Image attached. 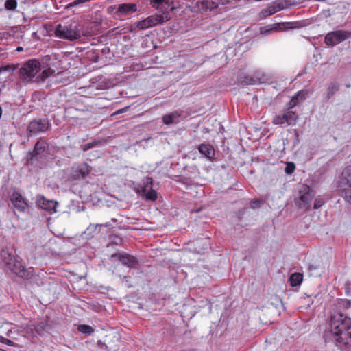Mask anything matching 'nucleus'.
<instances>
[{"mask_svg": "<svg viewBox=\"0 0 351 351\" xmlns=\"http://www.w3.org/2000/svg\"><path fill=\"white\" fill-rule=\"evenodd\" d=\"M323 336L326 342H333L340 348L351 345V319L342 313L332 316Z\"/></svg>", "mask_w": 351, "mask_h": 351, "instance_id": "nucleus-1", "label": "nucleus"}, {"mask_svg": "<svg viewBox=\"0 0 351 351\" xmlns=\"http://www.w3.org/2000/svg\"><path fill=\"white\" fill-rule=\"evenodd\" d=\"M1 261L8 269L23 278H29L31 273L23 266L19 257L8 246L3 247L0 252Z\"/></svg>", "mask_w": 351, "mask_h": 351, "instance_id": "nucleus-2", "label": "nucleus"}, {"mask_svg": "<svg viewBox=\"0 0 351 351\" xmlns=\"http://www.w3.org/2000/svg\"><path fill=\"white\" fill-rule=\"evenodd\" d=\"M41 69L40 62L36 59H31L23 63L19 70V77L25 83L37 82L36 78Z\"/></svg>", "mask_w": 351, "mask_h": 351, "instance_id": "nucleus-3", "label": "nucleus"}, {"mask_svg": "<svg viewBox=\"0 0 351 351\" xmlns=\"http://www.w3.org/2000/svg\"><path fill=\"white\" fill-rule=\"evenodd\" d=\"M56 37L61 39H66L71 41L80 39L81 38V33L80 29L76 27H73L71 25H62L58 24L54 32Z\"/></svg>", "mask_w": 351, "mask_h": 351, "instance_id": "nucleus-4", "label": "nucleus"}, {"mask_svg": "<svg viewBox=\"0 0 351 351\" xmlns=\"http://www.w3.org/2000/svg\"><path fill=\"white\" fill-rule=\"evenodd\" d=\"M49 149L48 143L45 141H38L34 149L28 152L27 160L29 165H34L35 161L40 160L46 156Z\"/></svg>", "mask_w": 351, "mask_h": 351, "instance_id": "nucleus-5", "label": "nucleus"}, {"mask_svg": "<svg viewBox=\"0 0 351 351\" xmlns=\"http://www.w3.org/2000/svg\"><path fill=\"white\" fill-rule=\"evenodd\" d=\"M169 14L164 12L161 14H153L151 15L144 20H142L137 23L136 27L139 29H145L154 27L158 24H161L165 21H169Z\"/></svg>", "mask_w": 351, "mask_h": 351, "instance_id": "nucleus-6", "label": "nucleus"}, {"mask_svg": "<svg viewBox=\"0 0 351 351\" xmlns=\"http://www.w3.org/2000/svg\"><path fill=\"white\" fill-rule=\"evenodd\" d=\"M92 171V167L87 162H82L77 165H73L71 167L69 174V180L77 181L85 179Z\"/></svg>", "mask_w": 351, "mask_h": 351, "instance_id": "nucleus-7", "label": "nucleus"}, {"mask_svg": "<svg viewBox=\"0 0 351 351\" xmlns=\"http://www.w3.org/2000/svg\"><path fill=\"white\" fill-rule=\"evenodd\" d=\"M153 180L151 177L147 176L140 184L137 189V193H142L146 199L156 201L158 198L157 192L152 189Z\"/></svg>", "mask_w": 351, "mask_h": 351, "instance_id": "nucleus-8", "label": "nucleus"}, {"mask_svg": "<svg viewBox=\"0 0 351 351\" xmlns=\"http://www.w3.org/2000/svg\"><path fill=\"white\" fill-rule=\"evenodd\" d=\"M50 127L51 123L47 119H34L29 123L27 131L29 136L36 135L47 132Z\"/></svg>", "mask_w": 351, "mask_h": 351, "instance_id": "nucleus-9", "label": "nucleus"}, {"mask_svg": "<svg viewBox=\"0 0 351 351\" xmlns=\"http://www.w3.org/2000/svg\"><path fill=\"white\" fill-rule=\"evenodd\" d=\"M350 36L351 33L347 31H334L329 32L326 35L324 42L326 45L328 46H335L346 40Z\"/></svg>", "mask_w": 351, "mask_h": 351, "instance_id": "nucleus-10", "label": "nucleus"}, {"mask_svg": "<svg viewBox=\"0 0 351 351\" xmlns=\"http://www.w3.org/2000/svg\"><path fill=\"white\" fill-rule=\"evenodd\" d=\"M291 108H288L284 110L281 114L275 115L273 118L272 123L275 125H282L284 123H287L288 125H292L295 123L296 120L298 119L297 114L291 110Z\"/></svg>", "mask_w": 351, "mask_h": 351, "instance_id": "nucleus-11", "label": "nucleus"}, {"mask_svg": "<svg viewBox=\"0 0 351 351\" xmlns=\"http://www.w3.org/2000/svg\"><path fill=\"white\" fill-rule=\"evenodd\" d=\"M302 193V191H300V197L296 204L300 208L308 210L311 207V201L313 199V194L308 186H304V193Z\"/></svg>", "mask_w": 351, "mask_h": 351, "instance_id": "nucleus-12", "label": "nucleus"}, {"mask_svg": "<svg viewBox=\"0 0 351 351\" xmlns=\"http://www.w3.org/2000/svg\"><path fill=\"white\" fill-rule=\"evenodd\" d=\"M10 201L12 202L14 207L20 212L24 211L27 207V202L26 199L17 191H14L12 193L10 196Z\"/></svg>", "mask_w": 351, "mask_h": 351, "instance_id": "nucleus-13", "label": "nucleus"}, {"mask_svg": "<svg viewBox=\"0 0 351 351\" xmlns=\"http://www.w3.org/2000/svg\"><path fill=\"white\" fill-rule=\"evenodd\" d=\"M112 258H117L123 265L130 268H134L138 263L134 256L128 254H114Z\"/></svg>", "mask_w": 351, "mask_h": 351, "instance_id": "nucleus-14", "label": "nucleus"}, {"mask_svg": "<svg viewBox=\"0 0 351 351\" xmlns=\"http://www.w3.org/2000/svg\"><path fill=\"white\" fill-rule=\"evenodd\" d=\"M137 5L135 3H122L120 4L117 9V12L120 15L127 16L136 12Z\"/></svg>", "mask_w": 351, "mask_h": 351, "instance_id": "nucleus-15", "label": "nucleus"}, {"mask_svg": "<svg viewBox=\"0 0 351 351\" xmlns=\"http://www.w3.org/2000/svg\"><path fill=\"white\" fill-rule=\"evenodd\" d=\"M347 185H351V166L344 168L338 182V186H347Z\"/></svg>", "mask_w": 351, "mask_h": 351, "instance_id": "nucleus-16", "label": "nucleus"}, {"mask_svg": "<svg viewBox=\"0 0 351 351\" xmlns=\"http://www.w3.org/2000/svg\"><path fill=\"white\" fill-rule=\"evenodd\" d=\"M37 204L41 208L49 211L54 210L56 206V202L47 199L44 196L38 197Z\"/></svg>", "mask_w": 351, "mask_h": 351, "instance_id": "nucleus-17", "label": "nucleus"}, {"mask_svg": "<svg viewBox=\"0 0 351 351\" xmlns=\"http://www.w3.org/2000/svg\"><path fill=\"white\" fill-rule=\"evenodd\" d=\"M308 95V91L306 90H302L298 91L296 94L292 97L291 101L289 103V108H293L295 107L300 101H303L306 99Z\"/></svg>", "mask_w": 351, "mask_h": 351, "instance_id": "nucleus-18", "label": "nucleus"}, {"mask_svg": "<svg viewBox=\"0 0 351 351\" xmlns=\"http://www.w3.org/2000/svg\"><path fill=\"white\" fill-rule=\"evenodd\" d=\"M258 80L252 75L239 74L237 77V82L243 86L256 84Z\"/></svg>", "mask_w": 351, "mask_h": 351, "instance_id": "nucleus-19", "label": "nucleus"}, {"mask_svg": "<svg viewBox=\"0 0 351 351\" xmlns=\"http://www.w3.org/2000/svg\"><path fill=\"white\" fill-rule=\"evenodd\" d=\"M337 187L340 196L346 202L351 204V185H347V186H337Z\"/></svg>", "mask_w": 351, "mask_h": 351, "instance_id": "nucleus-20", "label": "nucleus"}, {"mask_svg": "<svg viewBox=\"0 0 351 351\" xmlns=\"http://www.w3.org/2000/svg\"><path fill=\"white\" fill-rule=\"evenodd\" d=\"M181 116L180 112L178 111H174L167 114H165L162 117V122L165 125H171L174 123L176 119L179 118Z\"/></svg>", "mask_w": 351, "mask_h": 351, "instance_id": "nucleus-21", "label": "nucleus"}, {"mask_svg": "<svg viewBox=\"0 0 351 351\" xmlns=\"http://www.w3.org/2000/svg\"><path fill=\"white\" fill-rule=\"evenodd\" d=\"M56 71L51 67L44 69L41 73H38V77L36 78L37 82H43L47 78L51 75H54Z\"/></svg>", "mask_w": 351, "mask_h": 351, "instance_id": "nucleus-22", "label": "nucleus"}, {"mask_svg": "<svg viewBox=\"0 0 351 351\" xmlns=\"http://www.w3.org/2000/svg\"><path fill=\"white\" fill-rule=\"evenodd\" d=\"M198 150L201 154H204L208 158H210L213 155H214V149L210 145L208 144H201L198 147Z\"/></svg>", "mask_w": 351, "mask_h": 351, "instance_id": "nucleus-23", "label": "nucleus"}, {"mask_svg": "<svg viewBox=\"0 0 351 351\" xmlns=\"http://www.w3.org/2000/svg\"><path fill=\"white\" fill-rule=\"evenodd\" d=\"M281 10L280 5H272L268 6L267 8L261 11V14L264 17L271 16Z\"/></svg>", "mask_w": 351, "mask_h": 351, "instance_id": "nucleus-24", "label": "nucleus"}, {"mask_svg": "<svg viewBox=\"0 0 351 351\" xmlns=\"http://www.w3.org/2000/svg\"><path fill=\"white\" fill-rule=\"evenodd\" d=\"M303 279V276L300 273H293L289 277V282L291 286L297 287L300 285Z\"/></svg>", "mask_w": 351, "mask_h": 351, "instance_id": "nucleus-25", "label": "nucleus"}, {"mask_svg": "<svg viewBox=\"0 0 351 351\" xmlns=\"http://www.w3.org/2000/svg\"><path fill=\"white\" fill-rule=\"evenodd\" d=\"M339 84L337 82H333L330 83L327 87L326 98H331L335 93L339 90Z\"/></svg>", "mask_w": 351, "mask_h": 351, "instance_id": "nucleus-26", "label": "nucleus"}, {"mask_svg": "<svg viewBox=\"0 0 351 351\" xmlns=\"http://www.w3.org/2000/svg\"><path fill=\"white\" fill-rule=\"evenodd\" d=\"M77 329L80 332L87 335H90L94 331L93 328L91 326L86 324L79 325Z\"/></svg>", "mask_w": 351, "mask_h": 351, "instance_id": "nucleus-27", "label": "nucleus"}, {"mask_svg": "<svg viewBox=\"0 0 351 351\" xmlns=\"http://www.w3.org/2000/svg\"><path fill=\"white\" fill-rule=\"evenodd\" d=\"M17 7L16 0H6L5 2V8L8 10H13Z\"/></svg>", "mask_w": 351, "mask_h": 351, "instance_id": "nucleus-28", "label": "nucleus"}, {"mask_svg": "<svg viewBox=\"0 0 351 351\" xmlns=\"http://www.w3.org/2000/svg\"><path fill=\"white\" fill-rule=\"evenodd\" d=\"M295 169V164L293 162H287L285 167V172L287 174H291L294 172Z\"/></svg>", "mask_w": 351, "mask_h": 351, "instance_id": "nucleus-29", "label": "nucleus"}, {"mask_svg": "<svg viewBox=\"0 0 351 351\" xmlns=\"http://www.w3.org/2000/svg\"><path fill=\"white\" fill-rule=\"evenodd\" d=\"M45 326H45V323L39 322V323L36 324V325H34V328H35L36 331L37 332V333L40 335L43 333V332L45 331Z\"/></svg>", "mask_w": 351, "mask_h": 351, "instance_id": "nucleus-30", "label": "nucleus"}, {"mask_svg": "<svg viewBox=\"0 0 351 351\" xmlns=\"http://www.w3.org/2000/svg\"><path fill=\"white\" fill-rule=\"evenodd\" d=\"M0 342L5 343L8 346H16V344L14 341L8 339L7 338H5L1 335H0Z\"/></svg>", "mask_w": 351, "mask_h": 351, "instance_id": "nucleus-31", "label": "nucleus"}, {"mask_svg": "<svg viewBox=\"0 0 351 351\" xmlns=\"http://www.w3.org/2000/svg\"><path fill=\"white\" fill-rule=\"evenodd\" d=\"M167 0H152L151 4H152V7L158 9L159 8V6L160 5H162V3H167Z\"/></svg>", "mask_w": 351, "mask_h": 351, "instance_id": "nucleus-32", "label": "nucleus"}, {"mask_svg": "<svg viewBox=\"0 0 351 351\" xmlns=\"http://www.w3.org/2000/svg\"><path fill=\"white\" fill-rule=\"evenodd\" d=\"M324 202L322 199H315V203H314V209H318L322 205H324Z\"/></svg>", "mask_w": 351, "mask_h": 351, "instance_id": "nucleus-33", "label": "nucleus"}, {"mask_svg": "<svg viewBox=\"0 0 351 351\" xmlns=\"http://www.w3.org/2000/svg\"><path fill=\"white\" fill-rule=\"evenodd\" d=\"M123 283L124 284V286L128 287V288H130L131 287H132V285L130 284V281L128 280V277L126 276H123Z\"/></svg>", "mask_w": 351, "mask_h": 351, "instance_id": "nucleus-34", "label": "nucleus"}, {"mask_svg": "<svg viewBox=\"0 0 351 351\" xmlns=\"http://www.w3.org/2000/svg\"><path fill=\"white\" fill-rule=\"evenodd\" d=\"M278 26H279L280 29H282V30L291 28L289 27V23H281L278 24Z\"/></svg>", "mask_w": 351, "mask_h": 351, "instance_id": "nucleus-35", "label": "nucleus"}, {"mask_svg": "<svg viewBox=\"0 0 351 351\" xmlns=\"http://www.w3.org/2000/svg\"><path fill=\"white\" fill-rule=\"evenodd\" d=\"M130 109V106H125L123 108H121L119 110H118L117 112H115L114 114H121V113H124V112H126L128 110Z\"/></svg>", "mask_w": 351, "mask_h": 351, "instance_id": "nucleus-36", "label": "nucleus"}, {"mask_svg": "<svg viewBox=\"0 0 351 351\" xmlns=\"http://www.w3.org/2000/svg\"><path fill=\"white\" fill-rule=\"evenodd\" d=\"M85 2V0H77V1H75L73 2H71L70 3L69 5H68V7L69 8H71V7H73L77 4H80L81 3H84Z\"/></svg>", "mask_w": 351, "mask_h": 351, "instance_id": "nucleus-37", "label": "nucleus"}, {"mask_svg": "<svg viewBox=\"0 0 351 351\" xmlns=\"http://www.w3.org/2000/svg\"><path fill=\"white\" fill-rule=\"evenodd\" d=\"M16 69V67L12 64V65H7L4 67H2V69L4 71H14Z\"/></svg>", "mask_w": 351, "mask_h": 351, "instance_id": "nucleus-38", "label": "nucleus"}, {"mask_svg": "<svg viewBox=\"0 0 351 351\" xmlns=\"http://www.w3.org/2000/svg\"><path fill=\"white\" fill-rule=\"evenodd\" d=\"M261 204V201L256 199L251 202V206L252 208H256L258 207Z\"/></svg>", "mask_w": 351, "mask_h": 351, "instance_id": "nucleus-39", "label": "nucleus"}, {"mask_svg": "<svg viewBox=\"0 0 351 351\" xmlns=\"http://www.w3.org/2000/svg\"><path fill=\"white\" fill-rule=\"evenodd\" d=\"M91 147H93V144H86L83 146L82 150L85 152Z\"/></svg>", "mask_w": 351, "mask_h": 351, "instance_id": "nucleus-40", "label": "nucleus"}, {"mask_svg": "<svg viewBox=\"0 0 351 351\" xmlns=\"http://www.w3.org/2000/svg\"><path fill=\"white\" fill-rule=\"evenodd\" d=\"M350 306H351V302L350 300H347L346 301V308H348Z\"/></svg>", "mask_w": 351, "mask_h": 351, "instance_id": "nucleus-41", "label": "nucleus"}, {"mask_svg": "<svg viewBox=\"0 0 351 351\" xmlns=\"http://www.w3.org/2000/svg\"><path fill=\"white\" fill-rule=\"evenodd\" d=\"M21 50H22V47H17V51H21Z\"/></svg>", "mask_w": 351, "mask_h": 351, "instance_id": "nucleus-42", "label": "nucleus"}, {"mask_svg": "<svg viewBox=\"0 0 351 351\" xmlns=\"http://www.w3.org/2000/svg\"><path fill=\"white\" fill-rule=\"evenodd\" d=\"M228 0H224L222 1V3H224L225 2H228Z\"/></svg>", "mask_w": 351, "mask_h": 351, "instance_id": "nucleus-43", "label": "nucleus"}, {"mask_svg": "<svg viewBox=\"0 0 351 351\" xmlns=\"http://www.w3.org/2000/svg\"><path fill=\"white\" fill-rule=\"evenodd\" d=\"M112 244H113V243L108 244V247H109L110 245H111Z\"/></svg>", "mask_w": 351, "mask_h": 351, "instance_id": "nucleus-44", "label": "nucleus"}, {"mask_svg": "<svg viewBox=\"0 0 351 351\" xmlns=\"http://www.w3.org/2000/svg\"><path fill=\"white\" fill-rule=\"evenodd\" d=\"M217 5H214L213 7H212L211 8H217Z\"/></svg>", "mask_w": 351, "mask_h": 351, "instance_id": "nucleus-45", "label": "nucleus"}, {"mask_svg": "<svg viewBox=\"0 0 351 351\" xmlns=\"http://www.w3.org/2000/svg\"><path fill=\"white\" fill-rule=\"evenodd\" d=\"M0 351H5V350L0 348Z\"/></svg>", "mask_w": 351, "mask_h": 351, "instance_id": "nucleus-46", "label": "nucleus"}]
</instances>
